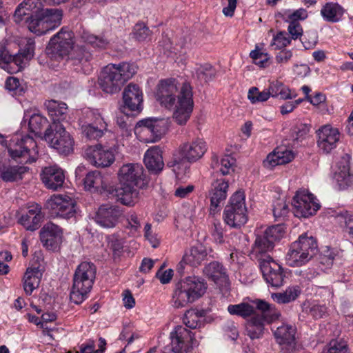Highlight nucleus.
Instances as JSON below:
<instances>
[{
	"label": "nucleus",
	"instance_id": "obj_1",
	"mask_svg": "<svg viewBox=\"0 0 353 353\" xmlns=\"http://www.w3.org/2000/svg\"><path fill=\"white\" fill-rule=\"evenodd\" d=\"M157 100L162 106L170 109L174 106L173 119L179 125H185L193 110L194 101L190 85L183 83L179 88L175 79L161 80L157 85Z\"/></svg>",
	"mask_w": 353,
	"mask_h": 353
},
{
	"label": "nucleus",
	"instance_id": "obj_2",
	"mask_svg": "<svg viewBox=\"0 0 353 353\" xmlns=\"http://www.w3.org/2000/svg\"><path fill=\"white\" fill-rule=\"evenodd\" d=\"M144 169L139 163L123 164L119 169V186L115 190L116 196L123 204L133 205L138 199L139 188L144 184Z\"/></svg>",
	"mask_w": 353,
	"mask_h": 353
},
{
	"label": "nucleus",
	"instance_id": "obj_3",
	"mask_svg": "<svg viewBox=\"0 0 353 353\" xmlns=\"http://www.w3.org/2000/svg\"><path fill=\"white\" fill-rule=\"evenodd\" d=\"M137 72V66L133 63H110L105 66L100 72L99 86L106 93H116Z\"/></svg>",
	"mask_w": 353,
	"mask_h": 353
},
{
	"label": "nucleus",
	"instance_id": "obj_4",
	"mask_svg": "<svg viewBox=\"0 0 353 353\" xmlns=\"http://www.w3.org/2000/svg\"><path fill=\"white\" fill-rule=\"evenodd\" d=\"M207 290V283L199 276H187L176 283L172 294L174 307H183L200 299Z\"/></svg>",
	"mask_w": 353,
	"mask_h": 353
},
{
	"label": "nucleus",
	"instance_id": "obj_5",
	"mask_svg": "<svg viewBox=\"0 0 353 353\" xmlns=\"http://www.w3.org/2000/svg\"><path fill=\"white\" fill-rule=\"evenodd\" d=\"M97 268L93 263L81 262L76 268L70 299L75 304H80L88 297L94 284Z\"/></svg>",
	"mask_w": 353,
	"mask_h": 353
},
{
	"label": "nucleus",
	"instance_id": "obj_6",
	"mask_svg": "<svg viewBox=\"0 0 353 353\" xmlns=\"http://www.w3.org/2000/svg\"><path fill=\"white\" fill-rule=\"evenodd\" d=\"M317 250L316 239L304 233L291 244L286 255L287 263L292 267H301L313 258Z\"/></svg>",
	"mask_w": 353,
	"mask_h": 353
},
{
	"label": "nucleus",
	"instance_id": "obj_7",
	"mask_svg": "<svg viewBox=\"0 0 353 353\" xmlns=\"http://www.w3.org/2000/svg\"><path fill=\"white\" fill-rule=\"evenodd\" d=\"M38 146L30 136L12 137L7 146L10 157L20 163L34 162L39 156Z\"/></svg>",
	"mask_w": 353,
	"mask_h": 353
},
{
	"label": "nucleus",
	"instance_id": "obj_8",
	"mask_svg": "<svg viewBox=\"0 0 353 353\" xmlns=\"http://www.w3.org/2000/svg\"><path fill=\"white\" fill-rule=\"evenodd\" d=\"M61 11L58 9H46L37 14H31L23 17L28 28L37 34H46L54 29L61 23Z\"/></svg>",
	"mask_w": 353,
	"mask_h": 353
},
{
	"label": "nucleus",
	"instance_id": "obj_9",
	"mask_svg": "<svg viewBox=\"0 0 353 353\" xmlns=\"http://www.w3.org/2000/svg\"><path fill=\"white\" fill-rule=\"evenodd\" d=\"M43 138L60 154H68L73 151L74 139L61 123H52L46 129Z\"/></svg>",
	"mask_w": 353,
	"mask_h": 353
},
{
	"label": "nucleus",
	"instance_id": "obj_10",
	"mask_svg": "<svg viewBox=\"0 0 353 353\" xmlns=\"http://www.w3.org/2000/svg\"><path fill=\"white\" fill-rule=\"evenodd\" d=\"M294 214L297 218L308 219L314 215L321 205L316 197L307 190L296 191L293 197Z\"/></svg>",
	"mask_w": 353,
	"mask_h": 353
},
{
	"label": "nucleus",
	"instance_id": "obj_11",
	"mask_svg": "<svg viewBox=\"0 0 353 353\" xmlns=\"http://www.w3.org/2000/svg\"><path fill=\"white\" fill-rule=\"evenodd\" d=\"M73 37L72 31L62 28L50 40L46 53L55 59L68 56L74 47Z\"/></svg>",
	"mask_w": 353,
	"mask_h": 353
},
{
	"label": "nucleus",
	"instance_id": "obj_12",
	"mask_svg": "<svg viewBox=\"0 0 353 353\" xmlns=\"http://www.w3.org/2000/svg\"><path fill=\"white\" fill-rule=\"evenodd\" d=\"M259 266L264 279L272 287L279 288L283 285L285 277L283 270L270 256L259 259Z\"/></svg>",
	"mask_w": 353,
	"mask_h": 353
},
{
	"label": "nucleus",
	"instance_id": "obj_13",
	"mask_svg": "<svg viewBox=\"0 0 353 353\" xmlns=\"http://www.w3.org/2000/svg\"><path fill=\"white\" fill-rule=\"evenodd\" d=\"M243 192L237 191L230 198L223 212L224 221L248 219Z\"/></svg>",
	"mask_w": 353,
	"mask_h": 353
},
{
	"label": "nucleus",
	"instance_id": "obj_14",
	"mask_svg": "<svg viewBox=\"0 0 353 353\" xmlns=\"http://www.w3.org/2000/svg\"><path fill=\"white\" fill-rule=\"evenodd\" d=\"M40 241L43 246L51 251H56L62 243V229L53 222H48L39 232Z\"/></svg>",
	"mask_w": 353,
	"mask_h": 353
},
{
	"label": "nucleus",
	"instance_id": "obj_15",
	"mask_svg": "<svg viewBox=\"0 0 353 353\" xmlns=\"http://www.w3.org/2000/svg\"><path fill=\"white\" fill-rule=\"evenodd\" d=\"M34 40L32 38H26L24 46L21 48L18 53L12 56L10 68L8 72L12 74L21 71L28 64L30 60L33 57L34 52Z\"/></svg>",
	"mask_w": 353,
	"mask_h": 353
},
{
	"label": "nucleus",
	"instance_id": "obj_16",
	"mask_svg": "<svg viewBox=\"0 0 353 353\" xmlns=\"http://www.w3.org/2000/svg\"><path fill=\"white\" fill-rule=\"evenodd\" d=\"M228 181L221 177L214 180L209 192L210 199V214L214 216L220 212L221 203L225 200L228 190Z\"/></svg>",
	"mask_w": 353,
	"mask_h": 353
},
{
	"label": "nucleus",
	"instance_id": "obj_17",
	"mask_svg": "<svg viewBox=\"0 0 353 353\" xmlns=\"http://www.w3.org/2000/svg\"><path fill=\"white\" fill-rule=\"evenodd\" d=\"M138 125L143 134L150 135L146 141L151 143L158 141L168 130V121L164 119H146L140 121Z\"/></svg>",
	"mask_w": 353,
	"mask_h": 353
},
{
	"label": "nucleus",
	"instance_id": "obj_18",
	"mask_svg": "<svg viewBox=\"0 0 353 353\" xmlns=\"http://www.w3.org/2000/svg\"><path fill=\"white\" fill-rule=\"evenodd\" d=\"M171 350L174 353L188 352L192 348L194 335L185 327L178 325L171 332Z\"/></svg>",
	"mask_w": 353,
	"mask_h": 353
},
{
	"label": "nucleus",
	"instance_id": "obj_19",
	"mask_svg": "<svg viewBox=\"0 0 353 353\" xmlns=\"http://www.w3.org/2000/svg\"><path fill=\"white\" fill-rule=\"evenodd\" d=\"M85 155L88 161L94 166L107 168L115 161L112 150L106 149L101 145L90 146L86 149Z\"/></svg>",
	"mask_w": 353,
	"mask_h": 353
},
{
	"label": "nucleus",
	"instance_id": "obj_20",
	"mask_svg": "<svg viewBox=\"0 0 353 353\" xmlns=\"http://www.w3.org/2000/svg\"><path fill=\"white\" fill-rule=\"evenodd\" d=\"M317 136L319 149L324 153H329L336 147L340 133L337 128L325 125L318 130Z\"/></svg>",
	"mask_w": 353,
	"mask_h": 353
},
{
	"label": "nucleus",
	"instance_id": "obj_21",
	"mask_svg": "<svg viewBox=\"0 0 353 353\" xmlns=\"http://www.w3.org/2000/svg\"><path fill=\"white\" fill-rule=\"evenodd\" d=\"M207 151L205 141L197 138L190 142L181 144L179 148L182 159L192 163L201 159Z\"/></svg>",
	"mask_w": 353,
	"mask_h": 353
},
{
	"label": "nucleus",
	"instance_id": "obj_22",
	"mask_svg": "<svg viewBox=\"0 0 353 353\" xmlns=\"http://www.w3.org/2000/svg\"><path fill=\"white\" fill-rule=\"evenodd\" d=\"M83 185L85 190L91 192L110 191L112 188L109 178L97 170L89 172L86 174Z\"/></svg>",
	"mask_w": 353,
	"mask_h": 353
},
{
	"label": "nucleus",
	"instance_id": "obj_23",
	"mask_svg": "<svg viewBox=\"0 0 353 353\" xmlns=\"http://www.w3.org/2000/svg\"><path fill=\"white\" fill-rule=\"evenodd\" d=\"M296 329L289 325L283 324L278 327L274 332L276 342L282 346V349L286 352H292L295 349Z\"/></svg>",
	"mask_w": 353,
	"mask_h": 353
},
{
	"label": "nucleus",
	"instance_id": "obj_24",
	"mask_svg": "<svg viewBox=\"0 0 353 353\" xmlns=\"http://www.w3.org/2000/svg\"><path fill=\"white\" fill-rule=\"evenodd\" d=\"M43 183L48 188L57 190L63 185L65 175L61 168L57 165L46 167L41 174Z\"/></svg>",
	"mask_w": 353,
	"mask_h": 353
},
{
	"label": "nucleus",
	"instance_id": "obj_25",
	"mask_svg": "<svg viewBox=\"0 0 353 353\" xmlns=\"http://www.w3.org/2000/svg\"><path fill=\"white\" fill-rule=\"evenodd\" d=\"M123 100L124 108L131 111H140L143 103L141 90L137 85L130 83L123 90Z\"/></svg>",
	"mask_w": 353,
	"mask_h": 353
},
{
	"label": "nucleus",
	"instance_id": "obj_26",
	"mask_svg": "<svg viewBox=\"0 0 353 353\" xmlns=\"http://www.w3.org/2000/svg\"><path fill=\"white\" fill-rule=\"evenodd\" d=\"M52 209V217L68 219L73 217L75 214L74 205L72 203H68L60 195L54 196L48 202Z\"/></svg>",
	"mask_w": 353,
	"mask_h": 353
},
{
	"label": "nucleus",
	"instance_id": "obj_27",
	"mask_svg": "<svg viewBox=\"0 0 353 353\" xmlns=\"http://www.w3.org/2000/svg\"><path fill=\"white\" fill-rule=\"evenodd\" d=\"M293 159L294 154L292 150L283 146L279 147L268 155L263 161V165L268 168H272L278 165L288 163Z\"/></svg>",
	"mask_w": 353,
	"mask_h": 353
},
{
	"label": "nucleus",
	"instance_id": "obj_28",
	"mask_svg": "<svg viewBox=\"0 0 353 353\" xmlns=\"http://www.w3.org/2000/svg\"><path fill=\"white\" fill-rule=\"evenodd\" d=\"M43 9V1L41 0H24L16 9L14 14V21L20 23L23 21V17L31 14H37Z\"/></svg>",
	"mask_w": 353,
	"mask_h": 353
},
{
	"label": "nucleus",
	"instance_id": "obj_29",
	"mask_svg": "<svg viewBox=\"0 0 353 353\" xmlns=\"http://www.w3.org/2000/svg\"><path fill=\"white\" fill-rule=\"evenodd\" d=\"M143 160L148 170L154 173H158L163 168L162 151L159 146H153L147 150Z\"/></svg>",
	"mask_w": 353,
	"mask_h": 353
},
{
	"label": "nucleus",
	"instance_id": "obj_30",
	"mask_svg": "<svg viewBox=\"0 0 353 353\" xmlns=\"http://www.w3.org/2000/svg\"><path fill=\"white\" fill-rule=\"evenodd\" d=\"M334 179L336 180L339 188L343 189L353 182V175L350 172V157H343L339 163L338 169L335 171Z\"/></svg>",
	"mask_w": 353,
	"mask_h": 353
},
{
	"label": "nucleus",
	"instance_id": "obj_31",
	"mask_svg": "<svg viewBox=\"0 0 353 353\" xmlns=\"http://www.w3.org/2000/svg\"><path fill=\"white\" fill-rule=\"evenodd\" d=\"M28 171L26 166L10 165L0 161V178L6 182H12L22 179V174Z\"/></svg>",
	"mask_w": 353,
	"mask_h": 353
},
{
	"label": "nucleus",
	"instance_id": "obj_32",
	"mask_svg": "<svg viewBox=\"0 0 353 353\" xmlns=\"http://www.w3.org/2000/svg\"><path fill=\"white\" fill-rule=\"evenodd\" d=\"M48 114L52 118V123H61L67 117L68 106L63 102L50 100L45 103Z\"/></svg>",
	"mask_w": 353,
	"mask_h": 353
},
{
	"label": "nucleus",
	"instance_id": "obj_33",
	"mask_svg": "<svg viewBox=\"0 0 353 353\" xmlns=\"http://www.w3.org/2000/svg\"><path fill=\"white\" fill-rule=\"evenodd\" d=\"M68 63L77 68L75 70L82 68L92 59V54L87 51L84 47L74 46L69 53Z\"/></svg>",
	"mask_w": 353,
	"mask_h": 353
},
{
	"label": "nucleus",
	"instance_id": "obj_34",
	"mask_svg": "<svg viewBox=\"0 0 353 353\" xmlns=\"http://www.w3.org/2000/svg\"><path fill=\"white\" fill-rule=\"evenodd\" d=\"M42 272L39 268H28L23 276V288L26 294L30 295L41 282Z\"/></svg>",
	"mask_w": 353,
	"mask_h": 353
},
{
	"label": "nucleus",
	"instance_id": "obj_35",
	"mask_svg": "<svg viewBox=\"0 0 353 353\" xmlns=\"http://www.w3.org/2000/svg\"><path fill=\"white\" fill-rule=\"evenodd\" d=\"M345 13V9L339 3H326L321 10V14L327 22L336 23L341 20Z\"/></svg>",
	"mask_w": 353,
	"mask_h": 353
},
{
	"label": "nucleus",
	"instance_id": "obj_36",
	"mask_svg": "<svg viewBox=\"0 0 353 353\" xmlns=\"http://www.w3.org/2000/svg\"><path fill=\"white\" fill-rule=\"evenodd\" d=\"M184 261L191 266L199 265L207 256V252L202 244L192 246L184 254Z\"/></svg>",
	"mask_w": 353,
	"mask_h": 353
},
{
	"label": "nucleus",
	"instance_id": "obj_37",
	"mask_svg": "<svg viewBox=\"0 0 353 353\" xmlns=\"http://www.w3.org/2000/svg\"><path fill=\"white\" fill-rule=\"evenodd\" d=\"M274 247V243L265 234L261 236H256L252 247V253L259 259H263L265 254L271 252Z\"/></svg>",
	"mask_w": 353,
	"mask_h": 353
},
{
	"label": "nucleus",
	"instance_id": "obj_38",
	"mask_svg": "<svg viewBox=\"0 0 353 353\" xmlns=\"http://www.w3.org/2000/svg\"><path fill=\"white\" fill-rule=\"evenodd\" d=\"M265 323L259 314H254L246 323L245 330L251 339H259L262 336Z\"/></svg>",
	"mask_w": 353,
	"mask_h": 353
},
{
	"label": "nucleus",
	"instance_id": "obj_39",
	"mask_svg": "<svg viewBox=\"0 0 353 353\" xmlns=\"http://www.w3.org/2000/svg\"><path fill=\"white\" fill-rule=\"evenodd\" d=\"M256 308L261 312L259 314L260 317L263 318V321L265 323H270L280 316V312L278 311L274 306L269 304L268 303L262 301L257 300L256 302Z\"/></svg>",
	"mask_w": 353,
	"mask_h": 353
},
{
	"label": "nucleus",
	"instance_id": "obj_40",
	"mask_svg": "<svg viewBox=\"0 0 353 353\" xmlns=\"http://www.w3.org/2000/svg\"><path fill=\"white\" fill-rule=\"evenodd\" d=\"M203 273L216 283L221 279L226 280L228 277L225 269L218 261H213L205 265Z\"/></svg>",
	"mask_w": 353,
	"mask_h": 353
},
{
	"label": "nucleus",
	"instance_id": "obj_41",
	"mask_svg": "<svg viewBox=\"0 0 353 353\" xmlns=\"http://www.w3.org/2000/svg\"><path fill=\"white\" fill-rule=\"evenodd\" d=\"M123 213L121 209L109 204L102 205L98 209L95 219L104 221H112L122 219Z\"/></svg>",
	"mask_w": 353,
	"mask_h": 353
},
{
	"label": "nucleus",
	"instance_id": "obj_42",
	"mask_svg": "<svg viewBox=\"0 0 353 353\" xmlns=\"http://www.w3.org/2000/svg\"><path fill=\"white\" fill-rule=\"evenodd\" d=\"M18 221H40L44 218L43 212L38 204H32L17 214Z\"/></svg>",
	"mask_w": 353,
	"mask_h": 353
},
{
	"label": "nucleus",
	"instance_id": "obj_43",
	"mask_svg": "<svg viewBox=\"0 0 353 353\" xmlns=\"http://www.w3.org/2000/svg\"><path fill=\"white\" fill-rule=\"evenodd\" d=\"M205 315L206 311L204 310L190 309L185 312L183 322L187 327L195 329L200 323V318L204 317Z\"/></svg>",
	"mask_w": 353,
	"mask_h": 353
},
{
	"label": "nucleus",
	"instance_id": "obj_44",
	"mask_svg": "<svg viewBox=\"0 0 353 353\" xmlns=\"http://www.w3.org/2000/svg\"><path fill=\"white\" fill-rule=\"evenodd\" d=\"M80 122L82 134L90 140H94L101 137L103 132L106 130L105 128L92 125L89 122L83 121V120H81Z\"/></svg>",
	"mask_w": 353,
	"mask_h": 353
},
{
	"label": "nucleus",
	"instance_id": "obj_45",
	"mask_svg": "<svg viewBox=\"0 0 353 353\" xmlns=\"http://www.w3.org/2000/svg\"><path fill=\"white\" fill-rule=\"evenodd\" d=\"M300 294V288L296 285L288 288L283 293L273 294L272 297L279 303H287L294 301Z\"/></svg>",
	"mask_w": 353,
	"mask_h": 353
},
{
	"label": "nucleus",
	"instance_id": "obj_46",
	"mask_svg": "<svg viewBox=\"0 0 353 353\" xmlns=\"http://www.w3.org/2000/svg\"><path fill=\"white\" fill-rule=\"evenodd\" d=\"M245 222H223L224 228H223L221 222H214V230L212 233L214 239L219 242H223V231H227L230 228H241Z\"/></svg>",
	"mask_w": 353,
	"mask_h": 353
},
{
	"label": "nucleus",
	"instance_id": "obj_47",
	"mask_svg": "<svg viewBox=\"0 0 353 353\" xmlns=\"http://www.w3.org/2000/svg\"><path fill=\"white\" fill-rule=\"evenodd\" d=\"M81 39L83 42L99 49H105L109 44L108 39L103 37L96 36L85 31L81 34Z\"/></svg>",
	"mask_w": 353,
	"mask_h": 353
},
{
	"label": "nucleus",
	"instance_id": "obj_48",
	"mask_svg": "<svg viewBox=\"0 0 353 353\" xmlns=\"http://www.w3.org/2000/svg\"><path fill=\"white\" fill-rule=\"evenodd\" d=\"M228 311L232 315H237L243 318H247L252 314H255L254 307L247 303L230 305L228 307Z\"/></svg>",
	"mask_w": 353,
	"mask_h": 353
},
{
	"label": "nucleus",
	"instance_id": "obj_49",
	"mask_svg": "<svg viewBox=\"0 0 353 353\" xmlns=\"http://www.w3.org/2000/svg\"><path fill=\"white\" fill-rule=\"evenodd\" d=\"M286 230V225L281 223L268 227L264 234L274 243L275 241H280L284 237Z\"/></svg>",
	"mask_w": 353,
	"mask_h": 353
},
{
	"label": "nucleus",
	"instance_id": "obj_50",
	"mask_svg": "<svg viewBox=\"0 0 353 353\" xmlns=\"http://www.w3.org/2000/svg\"><path fill=\"white\" fill-rule=\"evenodd\" d=\"M84 114L85 119L83 121L89 122L92 125L107 129V123L99 110H87Z\"/></svg>",
	"mask_w": 353,
	"mask_h": 353
},
{
	"label": "nucleus",
	"instance_id": "obj_51",
	"mask_svg": "<svg viewBox=\"0 0 353 353\" xmlns=\"http://www.w3.org/2000/svg\"><path fill=\"white\" fill-rule=\"evenodd\" d=\"M250 57L253 60V63L261 68L266 67L270 58V55L258 46H256L254 50L250 52Z\"/></svg>",
	"mask_w": 353,
	"mask_h": 353
},
{
	"label": "nucleus",
	"instance_id": "obj_52",
	"mask_svg": "<svg viewBox=\"0 0 353 353\" xmlns=\"http://www.w3.org/2000/svg\"><path fill=\"white\" fill-rule=\"evenodd\" d=\"M236 159L230 155H225L219 162H217V168L223 175L230 174L234 171Z\"/></svg>",
	"mask_w": 353,
	"mask_h": 353
},
{
	"label": "nucleus",
	"instance_id": "obj_53",
	"mask_svg": "<svg viewBox=\"0 0 353 353\" xmlns=\"http://www.w3.org/2000/svg\"><path fill=\"white\" fill-rule=\"evenodd\" d=\"M348 345L343 339L332 340L323 349L322 353H347Z\"/></svg>",
	"mask_w": 353,
	"mask_h": 353
},
{
	"label": "nucleus",
	"instance_id": "obj_54",
	"mask_svg": "<svg viewBox=\"0 0 353 353\" xmlns=\"http://www.w3.org/2000/svg\"><path fill=\"white\" fill-rule=\"evenodd\" d=\"M47 123V119L40 114H33L29 119V129L32 132L39 133Z\"/></svg>",
	"mask_w": 353,
	"mask_h": 353
},
{
	"label": "nucleus",
	"instance_id": "obj_55",
	"mask_svg": "<svg viewBox=\"0 0 353 353\" xmlns=\"http://www.w3.org/2000/svg\"><path fill=\"white\" fill-rule=\"evenodd\" d=\"M248 98L252 103L264 102L270 98V93L267 89L261 92L256 87H252L248 91Z\"/></svg>",
	"mask_w": 353,
	"mask_h": 353
},
{
	"label": "nucleus",
	"instance_id": "obj_56",
	"mask_svg": "<svg viewBox=\"0 0 353 353\" xmlns=\"http://www.w3.org/2000/svg\"><path fill=\"white\" fill-rule=\"evenodd\" d=\"M327 219H335L339 221H353V212L343 209H329L327 211Z\"/></svg>",
	"mask_w": 353,
	"mask_h": 353
},
{
	"label": "nucleus",
	"instance_id": "obj_57",
	"mask_svg": "<svg viewBox=\"0 0 353 353\" xmlns=\"http://www.w3.org/2000/svg\"><path fill=\"white\" fill-rule=\"evenodd\" d=\"M134 36L138 41H146L150 39L151 31L143 23H138L133 30Z\"/></svg>",
	"mask_w": 353,
	"mask_h": 353
},
{
	"label": "nucleus",
	"instance_id": "obj_58",
	"mask_svg": "<svg viewBox=\"0 0 353 353\" xmlns=\"http://www.w3.org/2000/svg\"><path fill=\"white\" fill-rule=\"evenodd\" d=\"M336 255V254L334 250L327 247L321 253L319 256V262L325 268H330L333 265Z\"/></svg>",
	"mask_w": 353,
	"mask_h": 353
},
{
	"label": "nucleus",
	"instance_id": "obj_59",
	"mask_svg": "<svg viewBox=\"0 0 353 353\" xmlns=\"http://www.w3.org/2000/svg\"><path fill=\"white\" fill-rule=\"evenodd\" d=\"M291 38L285 32H280L275 35L271 43V46L275 49H281L288 46L291 42Z\"/></svg>",
	"mask_w": 353,
	"mask_h": 353
},
{
	"label": "nucleus",
	"instance_id": "obj_60",
	"mask_svg": "<svg viewBox=\"0 0 353 353\" xmlns=\"http://www.w3.org/2000/svg\"><path fill=\"white\" fill-rule=\"evenodd\" d=\"M284 16L285 21L290 23H299V20H304L307 17V13L305 9L300 8L293 12L287 11Z\"/></svg>",
	"mask_w": 353,
	"mask_h": 353
},
{
	"label": "nucleus",
	"instance_id": "obj_61",
	"mask_svg": "<svg viewBox=\"0 0 353 353\" xmlns=\"http://www.w3.org/2000/svg\"><path fill=\"white\" fill-rule=\"evenodd\" d=\"M198 77L205 81L212 80L215 76V70L211 65L205 64L199 66L196 70Z\"/></svg>",
	"mask_w": 353,
	"mask_h": 353
},
{
	"label": "nucleus",
	"instance_id": "obj_62",
	"mask_svg": "<svg viewBox=\"0 0 353 353\" xmlns=\"http://www.w3.org/2000/svg\"><path fill=\"white\" fill-rule=\"evenodd\" d=\"M11 59L12 55L9 54L6 47L0 45V68L8 72L10 68Z\"/></svg>",
	"mask_w": 353,
	"mask_h": 353
},
{
	"label": "nucleus",
	"instance_id": "obj_63",
	"mask_svg": "<svg viewBox=\"0 0 353 353\" xmlns=\"http://www.w3.org/2000/svg\"><path fill=\"white\" fill-rule=\"evenodd\" d=\"M309 314L314 319L323 318L327 314L325 305L312 304L309 308Z\"/></svg>",
	"mask_w": 353,
	"mask_h": 353
},
{
	"label": "nucleus",
	"instance_id": "obj_64",
	"mask_svg": "<svg viewBox=\"0 0 353 353\" xmlns=\"http://www.w3.org/2000/svg\"><path fill=\"white\" fill-rule=\"evenodd\" d=\"M288 212V205L283 201H279L274 206L273 214L275 219L284 218Z\"/></svg>",
	"mask_w": 353,
	"mask_h": 353
}]
</instances>
